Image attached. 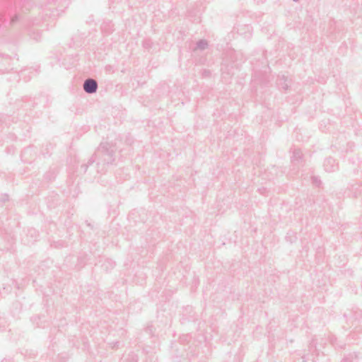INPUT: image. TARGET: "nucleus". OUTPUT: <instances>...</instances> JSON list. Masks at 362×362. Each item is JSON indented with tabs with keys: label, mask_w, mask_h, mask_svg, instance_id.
Here are the masks:
<instances>
[{
	"label": "nucleus",
	"mask_w": 362,
	"mask_h": 362,
	"mask_svg": "<svg viewBox=\"0 0 362 362\" xmlns=\"http://www.w3.org/2000/svg\"><path fill=\"white\" fill-rule=\"evenodd\" d=\"M83 88L87 93H94L97 88V83L93 79L86 80L84 83Z\"/></svg>",
	"instance_id": "f257e3e1"
}]
</instances>
